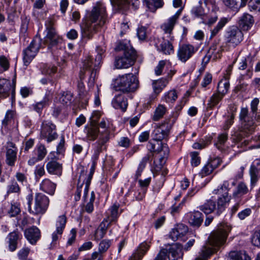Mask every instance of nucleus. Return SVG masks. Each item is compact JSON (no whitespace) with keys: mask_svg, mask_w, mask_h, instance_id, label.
Masks as SVG:
<instances>
[{"mask_svg":"<svg viewBox=\"0 0 260 260\" xmlns=\"http://www.w3.org/2000/svg\"><path fill=\"white\" fill-rule=\"evenodd\" d=\"M110 125L109 120L105 118H103L98 124L92 122L84 127V133L88 140L93 141L97 139L93 144L94 153L92 158L95 160L98 159L100 153L107 149L110 137Z\"/></svg>","mask_w":260,"mask_h":260,"instance_id":"obj_1","label":"nucleus"},{"mask_svg":"<svg viewBox=\"0 0 260 260\" xmlns=\"http://www.w3.org/2000/svg\"><path fill=\"white\" fill-rule=\"evenodd\" d=\"M107 14L106 7L101 2H98L92 10L87 14L86 20L81 26L82 35L88 39L106 23Z\"/></svg>","mask_w":260,"mask_h":260,"instance_id":"obj_2","label":"nucleus"},{"mask_svg":"<svg viewBox=\"0 0 260 260\" xmlns=\"http://www.w3.org/2000/svg\"><path fill=\"white\" fill-rule=\"evenodd\" d=\"M231 230L229 225L223 224L212 232L208 237V243L203 246L199 256L195 260H206L216 253L225 242L228 233Z\"/></svg>","mask_w":260,"mask_h":260,"instance_id":"obj_3","label":"nucleus"},{"mask_svg":"<svg viewBox=\"0 0 260 260\" xmlns=\"http://www.w3.org/2000/svg\"><path fill=\"white\" fill-rule=\"evenodd\" d=\"M97 55L95 58L94 66H93V61L90 56H87L82 62V67L81 70L85 75L87 72L89 75V82L93 83L96 74V70L101 63L103 55L105 52V50L100 46H98L96 49Z\"/></svg>","mask_w":260,"mask_h":260,"instance_id":"obj_4","label":"nucleus"},{"mask_svg":"<svg viewBox=\"0 0 260 260\" xmlns=\"http://www.w3.org/2000/svg\"><path fill=\"white\" fill-rule=\"evenodd\" d=\"M239 117L241 127L240 132L235 136L237 141L242 140L244 136L251 134L256 127V125L249 116L247 108H241Z\"/></svg>","mask_w":260,"mask_h":260,"instance_id":"obj_5","label":"nucleus"},{"mask_svg":"<svg viewBox=\"0 0 260 260\" xmlns=\"http://www.w3.org/2000/svg\"><path fill=\"white\" fill-rule=\"evenodd\" d=\"M28 209L29 213L35 215L44 214L47 211L49 204V199L42 193H37L35 197L34 209L31 208L33 200L31 194L27 196Z\"/></svg>","mask_w":260,"mask_h":260,"instance_id":"obj_6","label":"nucleus"},{"mask_svg":"<svg viewBox=\"0 0 260 260\" xmlns=\"http://www.w3.org/2000/svg\"><path fill=\"white\" fill-rule=\"evenodd\" d=\"M54 24V20L52 18H48L45 22L46 35L44 39V44L47 45L48 49L56 46L62 40L57 34Z\"/></svg>","mask_w":260,"mask_h":260,"instance_id":"obj_7","label":"nucleus"},{"mask_svg":"<svg viewBox=\"0 0 260 260\" xmlns=\"http://www.w3.org/2000/svg\"><path fill=\"white\" fill-rule=\"evenodd\" d=\"M56 126L51 121H44L41 124V137L50 143L57 139Z\"/></svg>","mask_w":260,"mask_h":260,"instance_id":"obj_8","label":"nucleus"},{"mask_svg":"<svg viewBox=\"0 0 260 260\" xmlns=\"http://www.w3.org/2000/svg\"><path fill=\"white\" fill-rule=\"evenodd\" d=\"M41 39L36 37L29 45L23 51L24 64L27 66L36 56L41 47Z\"/></svg>","mask_w":260,"mask_h":260,"instance_id":"obj_9","label":"nucleus"},{"mask_svg":"<svg viewBox=\"0 0 260 260\" xmlns=\"http://www.w3.org/2000/svg\"><path fill=\"white\" fill-rule=\"evenodd\" d=\"M198 47L190 44L180 45L177 51V57L180 61L185 63L197 52Z\"/></svg>","mask_w":260,"mask_h":260,"instance_id":"obj_10","label":"nucleus"},{"mask_svg":"<svg viewBox=\"0 0 260 260\" xmlns=\"http://www.w3.org/2000/svg\"><path fill=\"white\" fill-rule=\"evenodd\" d=\"M223 51V46L217 43H213L208 50L207 54L202 59L203 63L206 64L210 59L216 60L221 58Z\"/></svg>","mask_w":260,"mask_h":260,"instance_id":"obj_11","label":"nucleus"},{"mask_svg":"<svg viewBox=\"0 0 260 260\" xmlns=\"http://www.w3.org/2000/svg\"><path fill=\"white\" fill-rule=\"evenodd\" d=\"M243 38L242 32L235 26L231 27L225 34L226 43L232 44L234 47L238 45L243 40Z\"/></svg>","mask_w":260,"mask_h":260,"instance_id":"obj_12","label":"nucleus"},{"mask_svg":"<svg viewBox=\"0 0 260 260\" xmlns=\"http://www.w3.org/2000/svg\"><path fill=\"white\" fill-rule=\"evenodd\" d=\"M171 125L169 123H162L154 128L152 137L153 139L157 141H161L163 139H167L170 133Z\"/></svg>","mask_w":260,"mask_h":260,"instance_id":"obj_13","label":"nucleus"},{"mask_svg":"<svg viewBox=\"0 0 260 260\" xmlns=\"http://www.w3.org/2000/svg\"><path fill=\"white\" fill-rule=\"evenodd\" d=\"M18 149L14 143L11 142L7 143L6 151V163L10 167L15 166L17 160Z\"/></svg>","mask_w":260,"mask_h":260,"instance_id":"obj_14","label":"nucleus"},{"mask_svg":"<svg viewBox=\"0 0 260 260\" xmlns=\"http://www.w3.org/2000/svg\"><path fill=\"white\" fill-rule=\"evenodd\" d=\"M47 162L46 168L48 173L51 175L60 177L62 173V165L58 162L55 158L47 157Z\"/></svg>","mask_w":260,"mask_h":260,"instance_id":"obj_15","label":"nucleus"},{"mask_svg":"<svg viewBox=\"0 0 260 260\" xmlns=\"http://www.w3.org/2000/svg\"><path fill=\"white\" fill-rule=\"evenodd\" d=\"M185 218L191 226L199 228L203 222L204 215L200 211L194 210L186 213Z\"/></svg>","mask_w":260,"mask_h":260,"instance_id":"obj_16","label":"nucleus"},{"mask_svg":"<svg viewBox=\"0 0 260 260\" xmlns=\"http://www.w3.org/2000/svg\"><path fill=\"white\" fill-rule=\"evenodd\" d=\"M116 90H121L123 92H128L130 91V74L122 75L116 80Z\"/></svg>","mask_w":260,"mask_h":260,"instance_id":"obj_17","label":"nucleus"},{"mask_svg":"<svg viewBox=\"0 0 260 260\" xmlns=\"http://www.w3.org/2000/svg\"><path fill=\"white\" fill-rule=\"evenodd\" d=\"M24 236L31 244L35 245L40 239V230L36 226H32L25 230Z\"/></svg>","mask_w":260,"mask_h":260,"instance_id":"obj_18","label":"nucleus"},{"mask_svg":"<svg viewBox=\"0 0 260 260\" xmlns=\"http://www.w3.org/2000/svg\"><path fill=\"white\" fill-rule=\"evenodd\" d=\"M169 40L162 38L159 46L156 45L157 50L166 55H170L174 53V47L171 42L174 40V37H170Z\"/></svg>","mask_w":260,"mask_h":260,"instance_id":"obj_19","label":"nucleus"},{"mask_svg":"<svg viewBox=\"0 0 260 260\" xmlns=\"http://www.w3.org/2000/svg\"><path fill=\"white\" fill-rule=\"evenodd\" d=\"M231 200V197L228 196L227 193L221 194L218 197L216 204V214L220 215L225 209Z\"/></svg>","mask_w":260,"mask_h":260,"instance_id":"obj_20","label":"nucleus"},{"mask_svg":"<svg viewBox=\"0 0 260 260\" xmlns=\"http://www.w3.org/2000/svg\"><path fill=\"white\" fill-rule=\"evenodd\" d=\"M254 58L248 56L243 58L239 62V69L244 70L248 68L246 76L248 78H251L252 76V67L254 62Z\"/></svg>","mask_w":260,"mask_h":260,"instance_id":"obj_21","label":"nucleus"},{"mask_svg":"<svg viewBox=\"0 0 260 260\" xmlns=\"http://www.w3.org/2000/svg\"><path fill=\"white\" fill-rule=\"evenodd\" d=\"M114 66L116 69H127L130 66V53L125 52L121 57H116L115 59Z\"/></svg>","mask_w":260,"mask_h":260,"instance_id":"obj_22","label":"nucleus"},{"mask_svg":"<svg viewBox=\"0 0 260 260\" xmlns=\"http://www.w3.org/2000/svg\"><path fill=\"white\" fill-rule=\"evenodd\" d=\"M56 187V184L48 178L43 179L40 184V189L50 195L54 193Z\"/></svg>","mask_w":260,"mask_h":260,"instance_id":"obj_23","label":"nucleus"},{"mask_svg":"<svg viewBox=\"0 0 260 260\" xmlns=\"http://www.w3.org/2000/svg\"><path fill=\"white\" fill-rule=\"evenodd\" d=\"M110 224L108 223L107 219H104L95 231L94 237L95 240L99 241L105 236Z\"/></svg>","mask_w":260,"mask_h":260,"instance_id":"obj_24","label":"nucleus"},{"mask_svg":"<svg viewBox=\"0 0 260 260\" xmlns=\"http://www.w3.org/2000/svg\"><path fill=\"white\" fill-rule=\"evenodd\" d=\"M112 105L115 109H120L123 112H125L128 106L127 100L121 95H116L113 99Z\"/></svg>","mask_w":260,"mask_h":260,"instance_id":"obj_25","label":"nucleus"},{"mask_svg":"<svg viewBox=\"0 0 260 260\" xmlns=\"http://www.w3.org/2000/svg\"><path fill=\"white\" fill-rule=\"evenodd\" d=\"M150 247V245L146 242L140 244L131 256V260H141Z\"/></svg>","mask_w":260,"mask_h":260,"instance_id":"obj_26","label":"nucleus"},{"mask_svg":"<svg viewBox=\"0 0 260 260\" xmlns=\"http://www.w3.org/2000/svg\"><path fill=\"white\" fill-rule=\"evenodd\" d=\"M254 22L253 17L247 13L244 14L239 20V25L244 30H248Z\"/></svg>","mask_w":260,"mask_h":260,"instance_id":"obj_27","label":"nucleus"},{"mask_svg":"<svg viewBox=\"0 0 260 260\" xmlns=\"http://www.w3.org/2000/svg\"><path fill=\"white\" fill-rule=\"evenodd\" d=\"M20 236V234L17 231H14L8 235L7 239L9 248L10 251H14L16 249Z\"/></svg>","mask_w":260,"mask_h":260,"instance_id":"obj_28","label":"nucleus"},{"mask_svg":"<svg viewBox=\"0 0 260 260\" xmlns=\"http://www.w3.org/2000/svg\"><path fill=\"white\" fill-rule=\"evenodd\" d=\"M198 208L205 214H209L214 211L216 212V203L209 199L207 200L204 204L200 206Z\"/></svg>","mask_w":260,"mask_h":260,"instance_id":"obj_29","label":"nucleus"},{"mask_svg":"<svg viewBox=\"0 0 260 260\" xmlns=\"http://www.w3.org/2000/svg\"><path fill=\"white\" fill-rule=\"evenodd\" d=\"M182 247L177 244L172 245L169 249L168 257L169 260H177L183 256Z\"/></svg>","mask_w":260,"mask_h":260,"instance_id":"obj_30","label":"nucleus"},{"mask_svg":"<svg viewBox=\"0 0 260 260\" xmlns=\"http://www.w3.org/2000/svg\"><path fill=\"white\" fill-rule=\"evenodd\" d=\"M119 204H114L107 211V216L105 219H107L108 223L111 224L112 222L115 221L118 217Z\"/></svg>","mask_w":260,"mask_h":260,"instance_id":"obj_31","label":"nucleus"},{"mask_svg":"<svg viewBox=\"0 0 260 260\" xmlns=\"http://www.w3.org/2000/svg\"><path fill=\"white\" fill-rule=\"evenodd\" d=\"M144 5L152 12L154 13L158 8L162 7V0H143Z\"/></svg>","mask_w":260,"mask_h":260,"instance_id":"obj_32","label":"nucleus"},{"mask_svg":"<svg viewBox=\"0 0 260 260\" xmlns=\"http://www.w3.org/2000/svg\"><path fill=\"white\" fill-rule=\"evenodd\" d=\"M230 88V82L228 79L226 78L222 79L219 82L217 85V92L224 96L228 93Z\"/></svg>","mask_w":260,"mask_h":260,"instance_id":"obj_33","label":"nucleus"},{"mask_svg":"<svg viewBox=\"0 0 260 260\" xmlns=\"http://www.w3.org/2000/svg\"><path fill=\"white\" fill-rule=\"evenodd\" d=\"M151 154L149 153L147 154L142 158L141 161L139 164L138 169L136 172V174L135 175V178L136 179H137L141 175L142 172L145 168L147 163L148 162V161H149L151 157Z\"/></svg>","mask_w":260,"mask_h":260,"instance_id":"obj_34","label":"nucleus"},{"mask_svg":"<svg viewBox=\"0 0 260 260\" xmlns=\"http://www.w3.org/2000/svg\"><path fill=\"white\" fill-rule=\"evenodd\" d=\"M11 87L10 82L5 79H0V96L7 97Z\"/></svg>","mask_w":260,"mask_h":260,"instance_id":"obj_35","label":"nucleus"},{"mask_svg":"<svg viewBox=\"0 0 260 260\" xmlns=\"http://www.w3.org/2000/svg\"><path fill=\"white\" fill-rule=\"evenodd\" d=\"M223 96L217 92L214 93L208 101L207 107L210 109L217 106L222 100Z\"/></svg>","mask_w":260,"mask_h":260,"instance_id":"obj_36","label":"nucleus"},{"mask_svg":"<svg viewBox=\"0 0 260 260\" xmlns=\"http://www.w3.org/2000/svg\"><path fill=\"white\" fill-rule=\"evenodd\" d=\"M94 172V168L93 166H92L90 169V172L89 174L88 175L87 177H86L84 179V178H82V180L84 179L83 181L85 183V185L84 186V193H83V199L84 200H85L86 197L88 194L89 187L91 182V179L92 178V176ZM84 172H82L81 174H83ZM84 175V174H83Z\"/></svg>","mask_w":260,"mask_h":260,"instance_id":"obj_37","label":"nucleus"},{"mask_svg":"<svg viewBox=\"0 0 260 260\" xmlns=\"http://www.w3.org/2000/svg\"><path fill=\"white\" fill-rule=\"evenodd\" d=\"M21 191V188L17 182L13 179L10 180L7 186V193H19Z\"/></svg>","mask_w":260,"mask_h":260,"instance_id":"obj_38","label":"nucleus"},{"mask_svg":"<svg viewBox=\"0 0 260 260\" xmlns=\"http://www.w3.org/2000/svg\"><path fill=\"white\" fill-rule=\"evenodd\" d=\"M49 101V98L48 96L46 94L41 101L32 104L31 107L37 113L41 114L43 108L48 104Z\"/></svg>","mask_w":260,"mask_h":260,"instance_id":"obj_39","label":"nucleus"},{"mask_svg":"<svg viewBox=\"0 0 260 260\" xmlns=\"http://www.w3.org/2000/svg\"><path fill=\"white\" fill-rule=\"evenodd\" d=\"M168 83V80L164 78L153 81L152 86L154 92L158 94Z\"/></svg>","mask_w":260,"mask_h":260,"instance_id":"obj_40","label":"nucleus"},{"mask_svg":"<svg viewBox=\"0 0 260 260\" xmlns=\"http://www.w3.org/2000/svg\"><path fill=\"white\" fill-rule=\"evenodd\" d=\"M228 19L226 18L223 17L220 19L217 25L214 28L211 30L210 39L213 38L222 29L225 25L228 23Z\"/></svg>","mask_w":260,"mask_h":260,"instance_id":"obj_41","label":"nucleus"},{"mask_svg":"<svg viewBox=\"0 0 260 260\" xmlns=\"http://www.w3.org/2000/svg\"><path fill=\"white\" fill-rule=\"evenodd\" d=\"M176 23L175 21L170 18L167 22L163 23L161 26V28L164 31V33L168 34L169 38L172 37L171 34Z\"/></svg>","mask_w":260,"mask_h":260,"instance_id":"obj_42","label":"nucleus"},{"mask_svg":"<svg viewBox=\"0 0 260 260\" xmlns=\"http://www.w3.org/2000/svg\"><path fill=\"white\" fill-rule=\"evenodd\" d=\"M166 111L167 108L165 106L161 104L158 105L154 112L152 120L155 121L159 120L163 117Z\"/></svg>","mask_w":260,"mask_h":260,"instance_id":"obj_43","label":"nucleus"},{"mask_svg":"<svg viewBox=\"0 0 260 260\" xmlns=\"http://www.w3.org/2000/svg\"><path fill=\"white\" fill-rule=\"evenodd\" d=\"M191 13L194 18H200L202 19H204L206 16V13L202 6L201 5L200 2L199 5L194 6L192 8L191 11Z\"/></svg>","mask_w":260,"mask_h":260,"instance_id":"obj_44","label":"nucleus"},{"mask_svg":"<svg viewBox=\"0 0 260 260\" xmlns=\"http://www.w3.org/2000/svg\"><path fill=\"white\" fill-rule=\"evenodd\" d=\"M249 191L248 187L243 182H240L236 188V190L233 192V196L235 197L242 196L247 194Z\"/></svg>","mask_w":260,"mask_h":260,"instance_id":"obj_45","label":"nucleus"},{"mask_svg":"<svg viewBox=\"0 0 260 260\" xmlns=\"http://www.w3.org/2000/svg\"><path fill=\"white\" fill-rule=\"evenodd\" d=\"M230 184L228 181H224L223 183L218 186V188L213 190V193L216 194H224L227 193L229 196V191L230 190Z\"/></svg>","mask_w":260,"mask_h":260,"instance_id":"obj_46","label":"nucleus"},{"mask_svg":"<svg viewBox=\"0 0 260 260\" xmlns=\"http://www.w3.org/2000/svg\"><path fill=\"white\" fill-rule=\"evenodd\" d=\"M14 111L12 110H8L5 115V118L2 121L1 132L2 134H4L7 131V125L9 121L11 120L14 116Z\"/></svg>","mask_w":260,"mask_h":260,"instance_id":"obj_47","label":"nucleus"},{"mask_svg":"<svg viewBox=\"0 0 260 260\" xmlns=\"http://www.w3.org/2000/svg\"><path fill=\"white\" fill-rule=\"evenodd\" d=\"M20 204L17 202L11 203L10 208L8 209L7 214L9 217H15L20 213Z\"/></svg>","mask_w":260,"mask_h":260,"instance_id":"obj_48","label":"nucleus"},{"mask_svg":"<svg viewBox=\"0 0 260 260\" xmlns=\"http://www.w3.org/2000/svg\"><path fill=\"white\" fill-rule=\"evenodd\" d=\"M212 140L211 137H206L204 139H201L199 142L194 143L192 147L194 149H202L209 145Z\"/></svg>","mask_w":260,"mask_h":260,"instance_id":"obj_49","label":"nucleus"},{"mask_svg":"<svg viewBox=\"0 0 260 260\" xmlns=\"http://www.w3.org/2000/svg\"><path fill=\"white\" fill-rule=\"evenodd\" d=\"M228 260H251V258L246 254L232 251L229 253Z\"/></svg>","mask_w":260,"mask_h":260,"instance_id":"obj_50","label":"nucleus"},{"mask_svg":"<svg viewBox=\"0 0 260 260\" xmlns=\"http://www.w3.org/2000/svg\"><path fill=\"white\" fill-rule=\"evenodd\" d=\"M228 139V135L226 133H223L219 135L217 142L215 144L216 148L220 151L224 150V145L225 143L227 141Z\"/></svg>","mask_w":260,"mask_h":260,"instance_id":"obj_51","label":"nucleus"},{"mask_svg":"<svg viewBox=\"0 0 260 260\" xmlns=\"http://www.w3.org/2000/svg\"><path fill=\"white\" fill-rule=\"evenodd\" d=\"M67 222V218L65 215H62L58 217L56 222V230L57 232H63Z\"/></svg>","mask_w":260,"mask_h":260,"instance_id":"obj_52","label":"nucleus"},{"mask_svg":"<svg viewBox=\"0 0 260 260\" xmlns=\"http://www.w3.org/2000/svg\"><path fill=\"white\" fill-rule=\"evenodd\" d=\"M178 95L175 90H170L166 92L163 96V100L168 103H173L177 99Z\"/></svg>","mask_w":260,"mask_h":260,"instance_id":"obj_53","label":"nucleus"},{"mask_svg":"<svg viewBox=\"0 0 260 260\" xmlns=\"http://www.w3.org/2000/svg\"><path fill=\"white\" fill-rule=\"evenodd\" d=\"M73 94L71 92H63L59 98V102L63 105L70 104L72 102Z\"/></svg>","mask_w":260,"mask_h":260,"instance_id":"obj_54","label":"nucleus"},{"mask_svg":"<svg viewBox=\"0 0 260 260\" xmlns=\"http://www.w3.org/2000/svg\"><path fill=\"white\" fill-rule=\"evenodd\" d=\"M258 169L256 167L255 165H252L250 169V180H251V185L252 186H253L255 183L257 182V173H258Z\"/></svg>","mask_w":260,"mask_h":260,"instance_id":"obj_55","label":"nucleus"},{"mask_svg":"<svg viewBox=\"0 0 260 260\" xmlns=\"http://www.w3.org/2000/svg\"><path fill=\"white\" fill-rule=\"evenodd\" d=\"M111 245V240L108 239H104L102 240L99 245V251L101 253L106 252Z\"/></svg>","mask_w":260,"mask_h":260,"instance_id":"obj_56","label":"nucleus"},{"mask_svg":"<svg viewBox=\"0 0 260 260\" xmlns=\"http://www.w3.org/2000/svg\"><path fill=\"white\" fill-rule=\"evenodd\" d=\"M42 72L43 74L52 75L57 72V67L51 64H43Z\"/></svg>","mask_w":260,"mask_h":260,"instance_id":"obj_57","label":"nucleus"},{"mask_svg":"<svg viewBox=\"0 0 260 260\" xmlns=\"http://www.w3.org/2000/svg\"><path fill=\"white\" fill-rule=\"evenodd\" d=\"M130 41H121L118 43L115 48L116 51H124V54L125 52H129L128 45Z\"/></svg>","mask_w":260,"mask_h":260,"instance_id":"obj_58","label":"nucleus"},{"mask_svg":"<svg viewBox=\"0 0 260 260\" xmlns=\"http://www.w3.org/2000/svg\"><path fill=\"white\" fill-rule=\"evenodd\" d=\"M147 27L140 25L137 28V35L140 40L144 41L147 38Z\"/></svg>","mask_w":260,"mask_h":260,"instance_id":"obj_59","label":"nucleus"},{"mask_svg":"<svg viewBox=\"0 0 260 260\" xmlns=\"http://www.w3.org/2000/svg\"><path fill=\"white\" fill-rule=\"evenodd\" d=\"M222 1L227 7L234 11L237 12L239 10V7L236 0H222Z\"/></svg>","mask_w":260,"mask_h":260,"instance_id":"obj_60","label":"nucleus"},{"mask_svg":"<svg viewBox=\"0 0 260 260\" xmlns=\"http://www.w3.org/2000/svg\"><path fill=\"white\" fill-rule=\"evenodd\" d=\"M47 153V149L44 145L40 144L37 146V157L39 158V160H43L46 155Z\"/></svg>","mask_w":260,"mask_h":260,"instance_id":"obj_61","label":"nucleus"},{"mask_svg":"<svg viewBox=\"0 0 260 260\" xmlns=\"http://www.w3.org/2000/svg\"><path fill=\"white\" fill-rule=\"evenodd\" d=\"M120 9L125 10L129 8V0H113Z\"/></svg>","mask_w":260,"mask_h":260,"instance_id":"obj_62","label":"nucleus"},{"mask_svg":"<svg viewBox=\"0 0 260 260\" xmlns=\"http://www.w3.org/2000/svg\"><path fill=\"white\" fill-rule=\"evenodd\" d=\"M252 244L256 247H260V230L255 232L251 238Z\"/></svg>","mask_w":260,"mask_h":260,"instance_id":"obj_63","label":"nucleus"},{"mask_svg":"<svg viewBox=\"0 0 260 260\" xmlns=\"http://www.w3.org/2000/svg\"><path fill=\"white\" fill-rule=\"evenodd\" d=\"M248 7L250 10L260 11V0H250Z\"/></svg>","mask_w":260,"mask_h":260,"instance_id":"obj_64","label":"nucleus"}]
</instances>
